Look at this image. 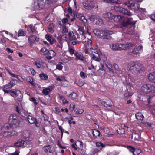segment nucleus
I'll use <instances>...</instances> for the list:
<instances>
[{
    "label": "nucleus",
    "mask_w": 155,
    "mask_h": 155,
    "mask_svg": "<svg viewBox=\"0 0 155 155\" xmlns=\"http://www.w3.org/2000/svg\"><path fill=\"white\" fill-rule=\"evenodd\" d=\"M135 0H129L124 2V4L128 7L130 8L131 9L135 10H139L146 12V10L144 8H140L139 5L135 2Z\"/></svg>",
    "instance_id": "nucleus-1"
},
{
    "label": "nucleus",
    "mask_w": 155,
    "mask_h": 155,
    "mask_svg": "<svg viewBox=\"0 0 155 155\" xmlns=\"http://www.w3.org/2000/svg\"><path fill=\"white\" fill-rule=\"evenodd\" d=\"M141 92L148 94L150 93H155V86L149 84L143 85L140 88Z\"/></svg>",
    "instance_id": "nucleus-2"
},
{
    "label": "nucleus",
    "mask_w": 155,
    "mask_h": 155,
    "mask_svg": "<svg viewBox=\"0 0 155 155\" xmlns=\"http://www.w3.org/2000/svg\"><path fill=\"white\" fill-rule=\"evenodd\" d=\"M125 20V21L122 22V25L124 27H129V28L128 30V31H130V29L132 33L134 29V26L133 25L135 24V22L132 20V18L131 17H127Z\"/></svg>",
    "instance_id": "nucleus-3"
},
{
    "label": "nucleus",
    "mask_w": 155,
    "mask_h": 155,
    "mask_svg": "<svg viewBox=\"0 0 155 155\" xmlns=\"http://www.w3.org/2000/svg\"><path fill=\"white\" fill-rule=\"evenodd\" d=\"M51 3V0H37V2H35V4H37L35 8L38 9H41L43 8L45 5L50 4Z\"/></svg>",
    "instance_id": "nucleus-4"
},
{
    "label": "nucleus",
    "mask_w": 155,
    "mask_h": 155,
    "mask_svg": "<svg viewBox=\"0 0 155 155\" xmlns=\"http://www.w3.org/2000/svg\"><path fill=\"white\" fill-rule=\"evenodd\" d=\"M21 120V118L15 113L11 114L9 117V122L15 124H18Z\"/></svg>",
    "instance_id": "nucleus-5"
},
{
    "label": "nucleus",
    "mask_w": 155,
    "mask_h": 155,
    "mask_svg": "<svg viewBox=\"0 0 155 155\" xmlns=\"http://www.w3.org/2000/svg\"><path fill=\"white\" fill-rule=\"evenodd\" d=\"M115 9L117 11L120 12L125 15L130 16L133 15L132 13L130 11H128L120 6L115 7Z\"/></svg>",
    "instance_id": "nucleus-6"
},
{
    "label": "nucleus",
    "mask_w": 155,
    "mask_h": 155,
    "mask_svg": "<svg viewBox=\"0 0 155 155\" xmlns=\"http://www.w3.org/2000/svg\"><path fill=\"white\" fill-rule=\"evenodd\" d=\"M110 48L113 50H123L122 44L120 43H113L110 45Z\"/></svg>",
    "instance_id": "nucleus-7"
},
{
    "label": "nucleus",
    "mask_w": 155,
    "mask_h": 155,
    "mask_svg": "<svg viewBox=\"0 0 155 155\" xmlns=\"http://www.w3.org/2000/svg\"><path fill=\"white\" fill-rule=\"evenodd\" d=\"M116 32L114 31L107 30L104 31L103 35V39H111L112 38L110 36L112 34H114Z\"/></svg>",
    "instance_id": "nucleus-8"
},
{
    "label": "nucleus",
    "mask_w": 155,
    "mask_h": 155,
    "mask_svg": "<svg viewBox=\"0 0 155 155\" xmlns=\"http://www.w3.org/2000/svg\"><path fill=\"white\" fill-rule=\"evenodd\" d=\"M84 8L90 10L93 8L94 5L92 2L90 1H86L83 3Z\"/></svg>",
    "instance_id": "nucleus-9"
},
{
    "label": "nucleus",
    "mask_w": 155,
    "mask_h": 155,
    "mask_svg": "<svg viewBox=\"0 0 155 155\" xmlns=\"http://www.w3.org/2000/svg\"><path fill=\"white\" fill-rule=\"evenodd\" d=\"M112 101L110 100H107V101L101 100V103L103 105L106 107H111L112 109H113L114 106L112 105Z\"/></svg>",
    "instance_id": "nucleus-10"
},
{
    "label": "nucleus",
    "mask_w": 155,
    "mask_h": 155,
    "mask_svg": "<svg viewBox=\"0 0 155 155\" xmlns=\"http://www.w3.org/2000/svg\"><path fill=\"white\" fill-rule=\"evenodd\" d=\"M28 122L31 124H35L36 126H38L36 119L32 116L28 115L26 117Z\"/></svg>",
    "instance_id": "nucleus-11"
},
{
    "label": "nucleus",
    "mask_w": 155,
    "mask_h": 155,
    "mask_svg": "<svg viewBox=\"0 0 155 155\" xmlns=\"http://www.w3.org/2000/svg\"><path fill=\"white\" fill-rule=\"evenodd\" d=\"M140 70V68L138 65H136L134 67H132L129 68V70L134 74H138Z\"/></svg>",
    "instance_id": "nucleus-12"
},
{
    "label": "nucleus",
    "mask_w": 155,
    "mask_h": 155,
    "mask_svg": "<svg viewBox=\"0 0 155 155\" xmlns=\"http://www.w3.org/2000/svg\"><path fill=\"white\" fill-rule=\"evenodd\" d=\"M45 37L46 40L49 42L51 45H52L54 43L56 42L55 39L51 35L46 34L45 35Z\"/></svg>",
    "instance_id": "nucleus-13"
},
{
    "label": "nucleus",
    "mask_w": 155,
    "mask_h": 155,
    "mask_svg": "<svg viewBox=\"0 0 155 155\" xmlns=\"http://www.w3.org/2000/svg\"><path fill=\"white\" fill-rule=\"evenodd\" d=\"M26 142L22 140H18L14 143V145L18 147H24L26 145Z\"/></svg>",
    "instance_id": "nucleus-14"
},
{
    "label": "nucleus",
    "mask_w": 155,
    "mask_h": 155,
    "mask_svg": "<svg viewBox=\"0 0 155 155\" xmlns=\"http://www.w3.org/2000/svg\"><path fill=\"white\" fill-rule=\"evenodd\" d=\"M56 55L55 52L53 50H50L48 51L46 54V58L48 59H51Z\"/></svg>",
    "instance_id": "nucleus-15"
},
{
    "label": "nucleus",
    "mask_w": 155,
    "mask_h": 155,
    "mask_svg": "<svg viewBox=\"0 0 155 155\" xmlns=\"http://www.w3.org/2000/svg\"><path fill=\"white\" fill-rule=\"evenodd\" d=\"M17 134V132L14 131L11 132H4L3 133V135L4 137H9L15 135H16Z\"/></svg>",
    "instance_id": "nucleus-16"
},
{
    "label": "nucleus",
    "mask_w": 155,
    "mask_h": 155,
    "mask_svg": "<svg viewBox=\"0 0 155 155\" xmlns=\"http://www.w3.org/2000/svg\"><path fill=\"white\" fill-rule=\"evenodd\" d=\"M104 31L103 30H100L98 29H95L93 32L94 34L98 37L102 36Z\"/></svg>",
    "instance_id": "nucleus-17"
},
{
    "label": "nucleus",
    "mask_w": 155,
    "mask_h": 155,
    "mask_svg": "<svg viewBox=\"0 0 155 155\" xmlns=\"http://www.w3.org/2000/svg\"><path fill=\"white\" fill-rule=\"evenodd\" d=\"M127 147L128 149L130 151L132 152L135 155L139 154L140 152V150L137 149V150L138 151V153H137L136 154L135 153V152L137 151V150H136L134 147L131 146H127Z\"/></svg>",
    "instance_id": "nucleus-18"
},
{
    "label": "nucleus",
    "mask_w": 155,
    "mask_h": 155,
    "mask_svg": "<svg viewBox=\"0 0 155 155\" xmlns=\"http://www.w3.org/2000/svg\"><path fill=\"white\" fill-rule=\"evenodd\" d=\"M148 78L149 81L155 84V72L150 74Z\"/></svg>",
    "instance_id": "nucleus-19"
},
{
    "label": "nucleus",
    "mask_w": 155,
    "mask_h": 155,
    "mask_svg": "<svg viewBox=\"0 0 155 155\" xmlns=\"http://www.w3.org/2000/svg\"><path fill=\"white\" fill-rule=\"evenodd\" d=\"M70 41L76 40V39H78L79 37H78L77 38L73 32H70L68 33Z\"/></svg>",
    "instance_id": "nucleus-20"
},
{
    "label": "nucleus",
    "mask_w": 155,
    "mask_h": 155,
    "mask_svg": "<svg viewBox=\"0 0 155 155\" xmlns=\"http://www.w3.org/2000/svg\"><path fill=\"white\" fill-rule=\"evenodd\" d=\"M122 45L123 50H125L130 49L133 47L134 45L133 43H129L126 44H122Z\"/></svg>",
    "instance_id": "nucleus-21"
},
{
    "label": "nucleus",
    "mask_w": 155,
    "mask_h": 155,
    "mask_svg": "<svg viewBox=\"0 0 155 155\" xmlns=\"http://www.w3.org/2000/svg\"><path fill=\"white\" fill-rule=\"evenodd\" d=\"M92 58L93 60L97 62H100L101 60L100 55L98 53L92 54Z\"/></svg>",
    "instance_id": "nucleus-22"
},
{
    "label": "nucleus",
    "mask_w": 155,
    "mask_h": 155,
    "mask_svg": "<svg viewBox=\"0 0 155 155\" xmlns=\"http://www.w3.org/2000/svg\"><path fill=\"white\" fill-rule=\"evenodd\" d=\"M34 38H35V36L33 35H31L28 37V42L31 46H32L35 43Z\"/></svg>",
    "instance_id": "nucleus-23"
},
{
    "label": "nucleus",
    "mask_w": 155,
    "mask_h": 155,
    "mask_svg": "<svg viewBox=\"0 0 155 155\" xmlns=\"http://www.w3.org/2000/svg\"><path fill=\"white\" fill-rule=\"evenodd\" d=\"M113 19L114 21H119L120 22L121 21H123L124 18L121 15H115Z\"/></svg>",
    "instance_id": "nucleus-24"
},
{
    "label": "nucleus",
    "mask_w": 155,
    "mask_h": 155,
    "mask_svg": "<svg viewBox=\"0 0 155 155\" xmlns=\"http://www.w3.org/2000/svg\"><path fill=\"white\" fill-rule=\"evenodd\" d=\"M75 56V58L76 59L83 60H84V57L82 54L81 53H79L78 52H75L74 54Z\"/></svg>",
    "instance_id": "nucleus-25"
},
{
    "label": "nucleus",
    "mask_w": 155,
    "mask_h": 155,
    "mask_svg": "<svg viewBox=\"0 0 155 155\" xmlns=\"http://www.w3.org/2000/svg\"><path fill=\"white\" fill-rule=\"evenodd\" d=\"M76 17L82 21L84 23V25L85 26V25H84V24L87 23V19L85 18V17L84 16H83L81 14L77 15Z\"/></svg>",
    "instance_id": "nucleus-26"
},
{
    "label": "nucleus",
    "mask_w": 155,
    "mask_h": 155,
    "mask_svg": "<svg viewBox=\"0 0 155 155\" xmlns=\"http://www.w3.org/2000/svg\"><path fill=\"white\" fill-rule=\"evenodd\" d=\"M52 90L51 87H48L47 88L43 89L42 91V93L45 95H48L49 93Z\"/></svg>",
    "instance_id": "nucleus-27"
},
{
    "label": "nucleus",
    "mask_w": 155,
    "mask_h": 155,
    "mask_svg": "<svg viewBox=\"0 0 155 155\" xmlns=\"http://www.w3.org/2000/svg\"><path fill=\"white\" fill-rule=\"evenodd\" d=\"M136 118L138 120H143L144 117L141 113L138 112L135 114Z\"/></svg>",
    "instance_id": "nucleus-28"
},
{
    "label": "nucleus",
    "mask_w": 155,
    "mask_h": 155,
    "mask_svg": "<svg viewBox=\"0 0 155 155\" xmlns=\"http://www.w3.org/2000/svg\"><path fill=\"white\" fill-rule=\"evenodd\" d=\"M104 2L108 3H115L116 4H120V2L119 0H102Z\"/></svg>",
    "instance_id": "nucleus-29"
},
{
    "label": "nucleus",
    "mask_w": 155,
    "mask_h": 155,
    "mask_svg": "<svg viewBox=\"0 0 155 155\" xmlns=\"http://www.w3.org/2000/svg\"><path fill=\"white\" fill-rule=\"evenodd\" d=\"M15 81L13 80L11 81L7 85H5V87H6L7 89L11 88L15 84Z\"/></svg>",
    "instance_id": "nucleus-30"
},
{
    "label": "nucleus",
    "mask_w": 155,
    "mask_h": 155,
    "mask_svg": "<svg viewBox=\"0 0 155 155\" xmlns=\"http://www.w3.org/2000/svg\"><path fill=\"white\" fill-rule=\"evenodd\" d=\"M78 31L79 32L80 34L82 35V36L83 37V38H85V36L84 34H85L86 32H85L83 28L80 27L78 28Z\"/></svg>",
    "instance_id": "nucleus-31"
},
{
    "label": "nucleus",
    "mask_w": 155,
    "mask_h": 155,
    "mask_svg": "<svg viewBox=\"0 0 155 155\" xmlns=\"http://www.w3.org/2000/svg\"><path fill=\"white\" fill-rule=\"evenodd\" d=\"M54 26L53 23L50 24L48 26V32L51 33H54Z\"/></svg>",
    "instance_id": "nucleus-32"
},
{
    "label": "nucleus",
    "mask_w": 155,
    "mask_h": 155,
    "mask_svg": "<svg viewBox=\"0 0 155 155\" xmlns=\"http://www.w3.org/2000/svg\"><path fill=\"white\" fill-rule=\"evenodd\" d=\"M132 138L134 139L135 140L138 141L140 139V136L137 133H133L132 136Z\"/></svg>",
    "instance_id": "nucleus-33"
},
{
    "label": "nucleus",
    "mask_w": 155,
    "mask_h": 155,
    "mask_svg": "<svg viewBox=\"0 0 155 155\" xmlns=\"http://www.w3.org/2000/svg\"><path fill=\"white\" fill-rule=\"evenodd\" d=\"M106 67L107 68V69L109 70V71L110 73H111L112 74L113 73V70L111 69L112 68V65L110 64H105Z\"/></svg>",
    "instance_id": "nucleus-34"
},
{
    "label": "nucleus",
    "mask_w": 155,
    "mask_h": 155,
    "mask_svg": "<svg viewBox=\"0 0 155 155\" xmlns=\"http://www.w3.org/2000/svg\"><path fill=\"white\" fill-rule=\"evenodd\" d=\"M105 73V71L103 69H99L97 71V73L98 75L101 76H104Z\"/></svg>",
    "instance_id": "nucleus-35"
},
{
    "label": "nucleus",
    "mask_w": 155,
    "mask_h": 155,
    "mask_svg": "<svg viewBox=\"0 0 155 155\" xmlns=\"http://www.w3.org/2000/svg\"><path fill=\"white\" fill-rule=\"evenodd\" d=\"M92 134L94 136L97 137L100 136V133L99 131L94 129L93 130Z\"/></svg>",
    "instance_id": "nucleus-36"
},
{
    "label": "nucleus",
    "mask_w": 155,
    "mask_h": 155,
    "mask_svg": "<svg viewBox=\"0 0 155 155\" xmlns=\"http://www.w3.org/2000/svg\"><path fill=\"white\" fill-rule=\"evenodd\" d=\"M77 97V94L74 92H72L69 96V97L73 100L76 99Z\"/></svg>",
    "instance_id": "nucleus-37"
},
{
    "label": "nucleus",
    "mask_w": 155,
    "mask_h": 155,
    "mask_svg": "<svg viewBox=\"0 0 155 155\" xmlns=\"http://www.w3.org/2000/svg\"><path fill=\"white\" fill-rule=\"evenodd\" d=\"M47 51V49L46 48H42L40 50L41 54L44 55H46L47 53L46 52Z\"/></svg>",
    "instance_id": "nucleus-38"
},
{
    "label": "nucleus",
    "mask_w": 155,
    "mask_h": 155,
    "mask_svg": "<svg viewBox=\"0 0 155 155\" xmlns=\"http://www.w3.org/2000/svg\"><path fill=\"white\" fill-rule=\"evenodd\" d=\"M98 152V150L97 149H93L90 151V155H97V153Z\"/></svg>",
    "instance_id": "nucleus-39"
},
{
    "label": "nucleus",
    "mask_w": 155,
    "mask_h": 155,
    "mask_svg": "<svg viewBox=\"0 0 155 155\" xmlns=\"http://www.w3.org/2000/svg\"><path fill=\"white\" fill-rule=\"evenodd\" d=\"M69 34H68V35H67L66 34H65L63 35H62V37L63 40H64L66 41H68L69 40Z\"/></svg>",
    "instance_id": "nucleus-40"
},
{
    "label": "nucleus",
    "mask_w": 155,
    "mask_h": 155,
    "mask_svg": "<svg viewBox=\"0 0 155 155\" xmlns=\"http://www.w3.org/2000/svg\"><path fill=\"white\" fill-rule=\"evenodd\" d=\"M61 32L62 33H68V29L67 28L66 26L65 25H63L62 28Z\"/></svg>",
    "instance_id": "nucleus-41"
},
{
    "label": "nucleus",
    "mask_w": 155,
    "mask_h": 155,
    "mask_svg": "<svg viewBox=\"0 0 155 155\" xmlns=\"http://www.w3.org/2000/svg\"><path fill=\"white\" fill-rule=\"evenodd\" d=\"M84 111L83 109L76 108L75 109L74 112L77 114H82Z\"/></svg>",
    "instance_id": "nucleus-42"
},
{
    "label": "nucleus",
    "mask_w": 155,
    "mask_h": 155,
    "mask_svg": "<svg viewBox=\"0 0 155 155\" xmlns=\"http://www.w3.org/2000/svg\"><path fill=\"white\" fill-rule=\"evenodd\" d=\"M97 20L96 22V24L100 26L102 25L103 24V21L101 18H98V19H96Z\"/></svg>",
    "instance_id": "nucleus-43"
},
{
    "label": "nucleus",
    "mask_w": 155,
    "mask_h": 155,
    "mask_svg": "<svg viewBox=\"0 0 155 155\" xmlns=\"http://www.w3.org/2000/svg\"><path fill=\"white\" fill-rule=\"evenodd\" d=\"M40 77L41 79L46 80L48 78V76L44 73L41 74L40 75Z\"/></svg>",
    "instance_id": "nucleus-44"
},
{
    "label": "nucleus",
    "mask_w": 155,
    "mask_h": 155,
    "mask_svg": "<svg viewBox=\"0 0 155 155\" xmlns=\"http://www.w3.org/2000/svg\"><path fill=\"white\" fill-rule=\"evenodd\" d=\"M26 81H27L29 82L32 85H34V84L33 83V79L32 77H28L26 79Z\"/></svg>",
    "instance_id": "nucleus-45"
},
{
    "label": "nucleus",
    "mask_w": 155,
    "mask_h": 155,
    "mask_svg": "<svg viewBox=\"0 0 155 155\" xmlns=\"http://www.w3.org/2000/svg\"><path fill=\"white\" fill-rule=\"evenodd\" d=\"M31 30L32 33H35L37 32L36 31V28H35V26H33L32 25H30L29 26Z\"/></svg>",
    "instance_id": "nucleus-46"
},
{
    "label": "nucleus",
    "mask_w": 155,
    "mask_h": 155,
    "mask_svg": "<svg viewBox=\"0 0 155 155\" xmlns=\"http://www.w3.org/2000/svg\"><path fill=\"white\" fill-rule=\"evenodd\" d=\"M18 36H24L25 35V33L22 30L20 29L18 31Z\"/></svg>",
    "instance_id": "nucleus-47"
},
{
    "label": "nucleus",
    "mask_w": 155,
    "mask_h": 155,
    "mask_svg": "<svg viewBox=\"0 0 155 155\" xmlns=\"http://www.w3.org/2000/svg\"><path fill=\"white\" fill-rule=\"evenodd\" d=\"M117 132L118 134H124L125 131L123 128H119L118 130H117Z\"/></svg>",
    "instance_id": "nucleus-48"
},
{
    "label": "nucleus",
    "mask_w": 155,
    "mask_h": 155,
    "mask_svg": "<svg viewBox=\"0 0 155 155\" xmlns=\"http://www.w3.org/2000/svg\"><path fill=\"white\" fill-rule=\"evenodd\" d=\"M125 93L124 94V95L125 97H129L131 96L132 94L128 91V90L125 91Z\"/></svg>",
    "instance_id": "nucleus-49"
},
{
    "label": "nucleus",
    "mask_w": 155,
    "mask_h": 155,
    "mask_svg": "<svg viewBox=\"0 0 155 155\" xmlns=\"http://www.w3.org/2000/svg\"><path fill=\"white\" fill-rule=\"evenodd\" d=\"M6 70L7 71V72L12 77L14 78H17V75H15L12 73L8 69H7L6 68H5Z\"/></svg>",
    "instance_id": "nucleus-50"
},
{
    "label": "nucleus",
    "mask_w": 155,
    "mask_h": 155,
    "mask_svg": "<svg viewBox=\"0 0 155 155\" xmlns=\"http://www.w3.org/2000/svg\"><path fill=\"white\" fill-rule=\"evenodd\" d=\"M132 53L135 55H137L140 53L139 52V51L137 49L135 48L132 51Z\"/></svg>",
    "instance_id": "nucleus-51"
},
{
    "label": "nucleus",
    "mask_w": 155,
    "mask_h": 155,
    "mask_svg": "<svg viewBox=\"0 0 155 155\" xmlns=\"http://www.w3.org/2000/svg\"><path fill=\"white\" fill-rule=\"evenodd\" d=\"M56 80L57 81H64L65 80V78L64 77H59L56 78Z\"/></svg>",
    "instance_id": "nucleus-52"
},
{
    "label": "nucleus",
    "mask_w": 155,
    "mask_h": 155,
    "mask_svg": "<svg viewBox=\"0 0 155 155\" xmlns=\"http://www.w3.org/2000/svg\"><path fill=\"white\" fill-rule=\"evenodd\" d=\"M80 75L81 77L83 79L86 78L87 77V76L86 74H85L84 73L83 71L80 72Z\"/></svg>",
    "instance_id": "nucleus-53"
},
{
    "label": "nucleus",
    "mask_w": 155,
    "mask_h": 155,
    "mask_svg": "<svg viewBox=\"0 0 155 155\" xmlns=\"http://www.w3.org/2000/svg\"><path fill=\"white\" fill-rule=\"evenodd\" d=\"M136 49H137L140 53L142 52L143 51V47L142 45H140L138 46L137 48H135Z\"/></svg>",
    "instance_id": "nucleus-54"
},
{
    "label": "nucleus",
    "mask_w": 155,
    "mask_h": 155,
    "mask_svg": "<svg viewBox=\"0 0 155 155\" xmlns=\"http://www.w3.org/2000/svg\"><path fill=\"white\" fill-rule=\"evenodd\" d=\"M51 147L49 146H46L45 147V151L46 152H47L50 153L51 152Z\"/></svg>",
    "instance_id": "nucleus-55"
},
{
    "label": "nucleus",
    "mask_w": 155,
    "mask_h": 155,
    "mask_svg": "<svg viewBox=\"0 0 155 155\" xmlns=\"http://www.w3.org/2000/svg\"><path fill=\"white\" fill-rule=\"evenodd\" d=\"M96 145L97 147H99L102 146V147H104L105 145L101 142H97L96 143Z\"/></svg>",
    "instance_id": "nucleus-56"
},
{
    "label": "nucleus",
    "mask_w": 155,
    "mask_h": 155,
    "mask_svg": "<svg viewBox=\"0 0 155 155\" xmlns=\"http://www.w3.org/2000/svg\"><path fill=\"white\" fill-rule=\"evenodd\" d=\"M15 110L19 114H21V109L17 106L15 107Z\"/></svg>",
    "instance_id": "nucleus-57"
},
{
    "label": "nucleus",
    "mask_w": 155,
    "mask_h": 155,
    "mask_svg": "<svg viewBox=\"0 0 155 155\" xmlns=\"http://www.w3.org/2000/svg\"><path fill=\"white\" fill-rule=\"evenodd\" d=\"M96 18V17L95 15H92L90 16L88 18L91 21H95V19Z\"/></svg>",
    "instance_id": "nucleus-58"
},
{
    "label": "nucleus",
    "mask_w": 155,
    "mask_h": 155,
    "mask_svg": "<svg viewBox=\"0 0 155 155\" xmlns=\"http://www.w3.org/2000/svg\"><path fill=\"white\" fill-rule=\"evenodd\" d=\"M76 39V40H73L74 41L72 42V44L73 45H75L77 44H79L81 41H78Z\"/></svg>",
    "instance_id": "nucleus-59"
},
{
    "label": "nucleus",
    "mask_w": 155,
    "mask_h": 155,
    "mask_svg": "<svg viewBox=\"0 0 155 155\" xmlns=\"http://www.w3.org/2000/svg\"><path fill=\"white\" fill-rule=\"evenodd\" d=\"M110 15H111L110 13H106L103 15V16L105 18H109Z\"/></svg>",
    "instance_id": "nucleus-60"
},
{
    "label": "nucleus",
    "mask_w": 155,
    "mask_h": 155,
    "mask_svg": "<svg viewBox=\"0 0 155 155\" xmlns=\"http://www.w3.org/2000/svg\"><path fill=\"white\" fill-rule=\"evenodd\" d=\"M29 100L33 102L35 104H37V103L36 102V100L35 98L34 97H31L29 98Z\"/></svg>",
    "instance_id": "nucleus-61"
},
{
    "label": "nucleus",
    "mask_w": 155,
    "mask_h": 155,
    "mask_svg": "<svg viewBox=\"0 0 155 155\" xmlns=\"http://www.w3.org/2000/svg\"><path fill=\"white\" fill-rule=\"evenodd\" d=\"M69 51L71 54H74V50L73 48H71L70 47L69 48Z\"/></svg>",
    "instance_id": "nucleus-62"
},
{
    "label": "nucleus",
    "mask_w": 155,
    "mask_h": 155,
    "mask_svg": "<svg viewBox=\"0 0 155 155\" xmlns=\"http://www.w3.org/2000/svg\"><path fill=\"white\" fill-rule=\"evenodd\" d=\"M152 99H155V97L151 96H150L148 98H147V101L149 103H150Z\"/></svg>",
    "instance_id": "nucleus-63"
},
{
    "label": "nucleus",
    "mask_w": 155,
    "mask_h": 155,
    "mask_svg": "<svg viewBox=\"0 0 155 155\" xmlns=\"http://www.w3.org/2000/svg\"><path fill=\"white\" fill-rule=\"evenodd\" d=\"M75 108V104L74 103H71L70 105V109L73 110H74Z\"/></svg>",
    "instance_id": "nucleus-64"
}]
</instances>
